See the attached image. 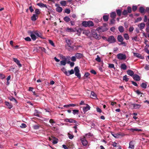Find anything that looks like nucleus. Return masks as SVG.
I'll return each mask as SVG.
<instances>
[{
	"label": "nucleus",
	"mask_w": 149,
	"mask_h": 149,
	"mask_svg": "<svg viewBox=\"0 0 149 149\" xmlns=\"http://www.w3.org/2000/svg\"><path fill=\"white\" fill-rule=\"evenodd\" d=\"M61 58V59H63V60H67V58H66L65 56H63V55H61L60 56Z\"/></svg>",
	"instance_id": "nucleus-58"
},
{
	"label": "nucleus",
	"mask_w": 149,
	"mask_h": 149,
	"mask_svg": "<svg viewBox=\"0 0 149 149\" xmlns=\"http://www.w3.org/2000/svg\"><path fill=\"white\" fill-rule=\"evenodd\" d=\"M92 35L94 38L96 39H100V36L97 34L95 31H93L92 32Z\"/></svg>",
	"instance_id": "nucleus-6"
},
{
	"label": "nucleus",
	"mask_w": 149,
	"mask_h": 149,
	"mask_svg": "<svg viewBox=\"0 0 149 149\" xmlns=\"http://www.w3.org/2000/svg\"><path fill=\"white\" fill-rule=\"evenodd\" d=\"M145 69L147 70H149V65L147 64H146L145 65Z\"/></svg>",
	"instance_id": "nucleus-64"
},
{
	"label": "nucleus",
	"mask_w": 149,
	"mask_h": 149,
	"mask_svg": "<svg viewBox=\"0 0 149 149\" xmlns=\"http://www.w3.org/2000/svg\"><path fill=\"white\" fill-rule=\"evenodd\" d=\"M49 43L53 47H55V45L52 41L51 40H49Z\"/></svg>",
	"instance_id": "nucleus-54"
},
{
	"label": "nucleus",
	"mask_w": 149,
	"mask_h": 149,
	"mask_svg": "<svg viewBox=\"0 0 149 149\" xmlns=\"http://www.w3.org/2000/svg\"><path fill=\"white\" fill-rule=\"evenodd\" d=\"M109 67L111 68H114V66L113 64H109Z\"/></svg>",
	"instance_id": "nucleus-61"
},
{
	"label": "nucleus",
	"mask_w": 149,
	"mask_h": 149,
	"mask_svg": "<svg viewBox=\"0 0 149 149\" xmlns=\"http://www.w3.org/2000/svg\"><path fill=\"white\" fill-rule=\"evenodd\" d=\"M82 30L81 28H79L77 29H76V31L77 32L76 34H77L78 36H79Z\"/></svg>",
	"instance_id": "nucleus-24"
},
{
	"label": "nucleus",
	"mask_w": 149,
	"mask_h": 149,
	"mask_svg": "<svg viewBox=\"0 0 149 149\" xmlns=\"http://www.w3.org/2000/svg\"><path fill=\"white\" fill-rule=\"evenodd\" d=\"M138 26L139 27L140 30H142L143 29L145 26V24L143 23H141L138 25Z\"/></svg>",
	"instance_id": "nucleus-22"
},
{
	"label": "nucleus",
	"mask_w": 149,
	"mask_h": 149,
	"mask_svg": "<svg viewBox=\"0 0 149 149\" xmlns=\"http://www.w3.org/2000/svg\"><path fill=\"white\" fill-rule=\"evenodd\" d=\"M116 12L117 14L119 16L121 15V11L120 10L118 9L116 10Z\"/></svg>",
	"instance_id": "nucleus-46"
},
{
	"label": "nucleus",
	"mask_w": 149,
	"mask_h": 149,
	"mask_svg": "<svg viewBox=\"0 0 149 149\" xmlns=\"http://www.w3.org/2000/svg\"><path fill=\"white\" fill-rule=\"evenodd\" d=\"M13 60L17 64L19 68H20L22 66V64L20 63L19 61L17 59L15 58H13Z\"/></svg>",
	"instance_id": "nucleus-11"
},
{
	"label": "nucleus",
	"mask_w": 149,
	"mask_h": 149,
	"mask_svg": "<svg viewBox=\"0 0 149 149\" xmlns=\"http://www.w3.org/2000/svg\"><path fill=\"white\" fill-rule=\"evenodd\" d=\"M134 143L132 141H131L129 143V148L131 149H134Z\"/></svg>",
	"instance_id": "nucleus-19"
},
{
	"label": "nucleus",
	"mask_w": 149,
	"mask_h": 149,
	"mask_svg": "<svg viewBox=\"0 0 149 149\" xmlns=\"http://www.w3.org/2000/svg\"><path fill=\"white\" fill-rule=\"evenodd\" d=\"M67 60H62L60 61V65H65L66 64Z\"/></svg>",
	"instance_id": "nucleus-36"
},
{
	"label": "nucleus",
	"mask_w": 149,
	"mask_h": 149,
	"mask_svg": "<svg viewBox=\"0 0 149 149\" xmlns=\"http://www.w3.org/2000/svg\"><path fill=\"white\" fill-rule=\"evenodd\" d=\"M127 74L131 76H133L134 75V72L131 70H128L127 71Z\"/></svg>",
	"instance_id": "nucleus-23"
},
{
	"label": "nucleus",
	"mask_w": 149,
	"mask_h": 149,
	"mask_svg": "<svg viewBox=\"0 0 149 149\" xmlns=\"http://www.w3.org/2000/svg\"><path fill=\"white\" fill-rule=\"evenodd\" d=\"M25 40L27 41H30L31 40L30 38L29 37H27L25 38Z\"/></svg>",
	"instance_id": "nucleus-60"
},
{
	"label": "nucleus",
	"mask_w": 149,
	"mask_h": 149,
	"mask_svg": "<svg viewBox=\"0 0 149 149\" xmlns=\"http://www.w3.org/2000/svg\"><path fill=\"white\" fill-rule=\"evenodd\" d=\"M142 20V18L141 17L138 18L135 20V23H136L138 22H140Z\"/></svg>",
	"instance_id": "nucleus-52"
},
{
	"label": "nucleus",
	"mask_w": 149,
	"mask_h": 149,
	"mask_svg": "<svg viewBox=\"0 0 149 149\" xmlns=\"http://www.w3.org/2000/svg\"><path fill=\"white\" fill-rule=\"evenodd\" d=\"M134 56L137 58H140L141 59H143L144 57L143 56H141V55L138 53L136 52L133 53Z\"/></svg>",
	"instance_id": "nucleus-9"
},
{
	"label": "nucleus",
	"mask_w": 149,
	"mask_h": 149,
	"mask_svg": "<svg viewBox=\"0 0 149 149\" xmlns=\"http://www.w3.org/2000/svg\"><path fill=\"white\" fill-rule=\"evenodd\" d=\"M116 16V14L115 12H112L111 13L110 17L114 19Z\"/></svg>",
	"instance_id": "nucleus-33"
},
{
	"label": "nucleus",
	"mask_w": 149,
	"mask_h": 149,
	"mask_svg": "<svg viewBox=\"0 0 149 149\" xmlns=\"http://www.w3.org/2000/svg\"><path fill=\"white\" fill-rule=\"evenodd\" d=\"M111 134L113 137L116 138L122 137L125 135L124 133L122 132H118L117 134H114L113 132H111Z\"/></svg>",
	"instance_id": "nucleus-2"
},
{
	"label": "nucleus",
	"mask_w": 149,
	"mask_h": 149,
	"mask_svg": "<svg viewBox=\"0 0 149 149\" xmlns=\"http://www.w3.org/2000/svg\"><path fill=\"white\" fill-rule=\"evenodd\" d=\"M45 8H46L45 10L48 12L49 14L50 12L52 11L51 7L49 6H47L46 5Z\"/></svg>",
	"instance_id": "nucleus-17"
},
{
	"label": "nucleus",
	"mask_w": 149,
	"mask_h": 149,
	"mask_svg": "<svg viewBox=\"0 0 149 149\" xmlns=\"http://www.w3.org/2000/svg\"><path fill=\"white\" fill-rule=\"evenodd\" d=\"M128 130L132 132H134V131L139 132V131H142L141 130L138 129L136 128H130V129H128Z\"/></svg>",
	"instance_id": "nucleus-18"
},
{
	"label": "nucleus",
	"mask_w": 149,
	"mask_h": 149,
	"mask_svg": "<svg viewBox=\"0 0 149 149\" xmlns=\"http://www.w3.org/2000/svg\"><path fill=\"white\" fill-rule=\"evenodd\" d=\"M140 12L142 13L144 12V8L142 7H140L139 8Z\"/></svg>",
	"instance_id": "nucleus-51"
},
{
	"label": "nucleus",
	"mask_w": 149,
	"mask_h": 149,
	"mask_svg": "<svg viewBox=\"0 0 149 149\" xmlns=\"http://www.w3.org/2000/svg\"><path fill=\"white\" fill-rule=\"evenodd\" d=\"M123 79V80H125L126 81H128L129 80V78L127 77V76L126 75H125L124 76Z\"/></svg>",
	"instance_id": "nucleus-45"
},
{
	"label": "nucleus",
	"mask_w": 149,
	"mask_h": 149,
	"mask_svg": "<svg viewBox=\"0 0 149 149\" xmlns=\"http://www.w3.org/2000/svg\"><path fill=\"white\" fill-rule=\"evenodd\" d=\"M91 96L93 98L95 99L97 98L96 95L93 92H91Z\"/></svg>",
	"instance_id": "nucleus-39"
},
{
	"label": "nucleus",
	"mask_w": 149,
	"mask_h": 149,
	"mask_svg": "<svg viewBox=\"0 0 149 149\" xmlns=\"http://www.w3.org/2000/svg\"><path fill=\"white\" fill-rule=\"evenodd\" d=\"M61 5L63 6H65L67 4V1H61L60 2Z\"/></svg>",
	"instance_id": "nucleus-29"
},
{
	"label": "nucleus",
	"mask_w": 149,
	"mask_h": 149,
	"mask_svg": "<svg viewBox=\"0 0 149 149\" xmlns=\"http://www.w3.org/2000/svg\"><path fill=\"white\" fill-rule=\"evenodd\" d=\"M127 12L129 13H130L132 12L131 8L130 6H128L127 8Z\"/></svg>",
	"instance_id": "nucleus-55"
},
{
	"label": "nucleus",
	"mask_w": 149,
	"mask_h": 149,
	"mask_svg": "<svg viewBox=\"0 0 149 149\" xmlns=\"http://www.w3.org/2000/svg\"><path fill=\"white\" fill-rule=\"evenodd\" d=\"M141 86L142 88H146L147 86V85L146 83H142L141 85Z\"/></svg>",
	"instance_id": "nucleus-47"
},
{
	"label": "nucleus",
	"mask_w": 149,
	"mask_h": 149,
	"mask_svg": "<svg viewBox=\"0 0 149 149\" xmlns=\"http://www.w3.org/2000/svg\"><path fill=\"white\" fill-rule=\"evenodd\" d=\"M5 78V75L2 74L0 73V78L1 79H3Z\"/></svg>",
	"instance_id": "nucleus-57"
},
{
	"label": "nucleus",
	"mask_w": 149,
	"mask_h": 149,
	"mask_svg": "<svg viewBox=\"0 0 149 149\" xmlns=\"http://www.w3.org/2000/svg\"><path fill=\"white\" fill-rule=\"evenodd\" d=\"M107 25L106 24H104L103 26L98 27L96 29V30L99 32H104L107 31L108 29L107 27Z\"/></svg>",
	"instance_id": "nucleus-1"
},
{
	"label": "nucleus",
	"mask_w": 149,
	"mask_h": 149,
	"mask_svg": "<svg viewBox=\"0 0 149 149\" xmlns=\"http://www.w3.org/2000/svg\"><path fill=\"white\" fill-rule=\"evenodd\" d=\"M9 99L11 101H14L16 103H17V102L15 99L14 97H10L9 98Z\"/></svg>",
	"instance_id": "nucleus-34"
},
{
	"label": "nucleus",
	"mask_w": 149,
	"mask_h": 149,
	"mask_svg": "<svg viewBox=\"0 0 149 149\" xmlns=\"http://www.w3.org/2000/svg\"><path fill=\"white\" fill-rule=\"evenodd\" d=\"M72 133L70 132L68 133V136L70 139H72L74 135L72 134Z\"/></svg>",
	"instance_id": "nucleus-31"
},
{
	"label": "nucleus",
	"mask_w": 149,
	"mask_h": 149,
	"mask_svg": "<svg viewBox=\"0 0 149 149\" xmlns=\"http://www.w3.org/2000/svg\"><path fill=\"white\" fill-rule=\"evenodd\" d=\"M118 58L120 60H125L126 59V56L125 54L119 53L117 55Z\"/></svg>",
	"instance_id": "nucleus-3"
},
{
	"label": "nucleus",
	"mask_w": 149,
	"mask_h": 149,
	"mask_svg": "<svg viewBox=\"0 0 149 149\" xmlns=\"http://www.w3.org/2000/svg\"><path fill=\"white\" fill-rule=\"evenodd\" d=\"M64 121L65 122H68L70 123H76V121L75 120L71 118H66L64 120Z\"/></svg>",
	"instance_id": "nucleus-14"
},
{
	"label": "nucleus",
	"mask_w": 149,
	"mask_h": 149,
	"mask_svg": "<svg viewBox=\"0 0 149 149\" xmlns=\"http://www.w3.org/2000/svg\"><path fill=\"white\" fill-rule=\"evenodd\" d=\"M65 31L67 32H75L76 31V29H74L72 28H70L69 27H67L66 30Z\"/></svg>",
	"instance_id": "nucleus-12"
},
{
	"label": "nucleus",
	"mask_w": 149,
	"mask_h": 149,
	"mask_svg": "<svg viewBox=\"0 0 149 149\" xmlns=\"http://www.w3.org/2000/svg\"><path fill=\"white\" fill-rule=\"evenodd\" d=\"M26 126L24 123H22L21 125L20 126V127L21 128H25L26 127Z\"/></svg>",
	"instance_id": "nucleus-56"
},
{
	"label": "nucleus",
	"mask_w": 149,
	"mask_h": 149,
	"mask_svg": "<svg viewBox=\"0 0 149 149\" xmlns=\"http://www.w3.org/2000/svg\"><path fill=\"white\" fill-rule=\"evenodd\" d=\"M66 42L68 45L69 47H71V46L72 45V41L69 39H67L66 40Z\"/></svg>",
	"instance_id": "nucleus-15"
},
{
	"label": "nucleus",
	"mask_w": 149,
	"mask_h": 149,
	"mask_svg": "<svg viewBox=\"0 0 149 149\" xmlns=\"http://www.w3.org/2000/svg\"><path fill=\"white\" fill-rule=\"evenodd\" d=\"M88 26H93L94 25L93 22L91 21H88Z\"/></svg>",
	"instance_id": "nucleus-38"
},
{
	"label": "nucleus",
	"mask_w": 149,
	"mask_h": 149,
	"mask_svg": "<svg viewBox=\"0 0 149 149\" xmlns=\"http://www.w3.org/2000/svg\"><path fill=\"white\" fill-rule=\"evenodd\" d=\"M117 39L119 42H122L123 41V38L121 35H119L118 36Z\"/></svg>",
	"instance_id": "nucleus-26"
},
{
	"label": "nucleus",
	"mask_w": 149,
	"mask_h": 149,
	"mask_svg": "<svg viewBox=\"0 0 149 149\" xmlns=\"http://www.w3.org/2000/svg\"><path fill=\"white\" fill-rule=\"evenodd\" d=\"M133 79L134 80L136 81H139L140 79L139 76L137 74H135L134 75Z\"/></svg>",
	"instance_id": "nucleus-21"
},
{
	"label": "nucleus",
	"mask_w": 149,
	"mask_h": 149,
	"mask_svg": "<svg viewBox=\"0 0 149 149\" xmlns=\"http://www.w3.org/2000/svg\"><path fill=\"white\" fill-rule=\"evenodd\" d=\"M120 68L121 69L125 70L127 68V66L125 63H123L121 65Z\"/></svg>",
	"instance_id": "nucleus-32"
},
{
	"label": "nucleus",
	"mask_w": 149,
	"mask_h": 149,
	"mask_svg": "<svg viewBox=\"0 0 149 149\" xmlns=\"http://www.w3.org/2000/svg\"><path fill=\"white\" fill-rule=\"evenodd\" d=\"M107 40L110 43H114L116 41V40L114 36H109Z\"/></svg>",
	"instance_id": "nucleus-5"
},
{
	"label": "nucleus",
	"mask_w": 149,
	"mask_h": 149,
	"mask_svg": "<svg viewBox=\"0 0 149 149\" xmlns=\"http://www.w3.org/2000/svg\"><path fill=\"white\" fill-rule=\"evenodd\" d=\"M40 125H34L33 126V128L35 130H37L40 127Z\"/></svg>",
	"instance_id": "nucleus-42"
},
{
	"label": "nucleus",
	"mask_w": 149,
	"mask_h": 149,
	"mask_svg": "<svg viewBox=\"0 0 149 149\" xmlns=\"http://www.w3.org/2000/svg\"><path fill=\"white\" fill-rule=\"evenodd\" d=\"M93 136V134L91 133H88L86 134L84 136H85V137H89L90 136Z\"/></svg>",
	"instance_id": "nucleus-44"
},
{
	"label": "nucleus",
	"mask_w": 149,
	"mask_h": 149,
	"mask_svg": "<svg viewBox=\"0 0 149 149\" xmlns=\"http://www.w3.org/2000/svg\"><path fill=\"white\" fill-rule=\"evenodd\" d=\"M61 70L66 75L67 74V72L66 70V69L64 67L62 68L61 69Z\"/></svg>",
	"instance_id": "nucleus-49"
},
{
	"label": "nucleus",
	"mask_w": 149,
	"mask_h": 149,
	"mask_svg": "<svg viewBox=\"0 0 149 149\" xmlns=\"http://www.w3.org/2000/svg\"><path fill=\"white\" fill-rule=\"evenodd\" d=\"M64 20L66 22H68L70 20V19L68 17L66 16L64 17Z\"/></svg>",
	"instance_id": "nucleus-40"
},
{
	"label": "nucleus",
	"mask_w": 149,
	"mask_h": 149,
	"mask_svg": "<svg viewBox=\"0 0 149 149\" xmlns=\"http://www.w3.org/2000/svg\"><path fill=\"white\" fill-rule=\"evenodd\" d=\"M95 60L99 62H100L101 61V58L98 55L97 56V58H96Z\"/></svg>",
	"instance_id": "nucleus-50"
},
{
	"label": "nucleus",
	"mask_w": 149,
	"mask_h": 149,
	"mask_svg": "<svg viewBox=\"0 0 149 149\" xmlns=\"http://www.w3.org/2000/svg\"><path fill=\"white\" fill-rule=\"evenodd\" d=\"M104 20L105 22L108 21V15H104L103 17Z\"/></svg>",
	"instance_id": "nucleus-35"
},
{
	"label": "nucleus",
	"mask_w": 149,
	"mask_h": 149,
	"mask_svg": "<svg viewBox=\"0 0 149 149\" xmlns=\"http://www.w3.org/2000/svg\"><path fill=\"white\" fill-rule=\"evenodd\" d=\"M74 71L75 72V75L78 78H80L81 74L79 73V70L78 67H76L74 68Z\"/></svg>",
	"instance_id": "nucleus-4"
},
{
	"label": "nucleus",
	"mask_w": 149,
	"mask_h": 149,
	"mask_svg": "<svg viewBox=\"0 0 149 149\" xmlns=\"http://www.w3.org/2000/svg\"><path fill=\"white\" fill-rule=\"evenodd\" d=\"M30 36L33 40H36V37L35 34L32 33H31Z\"/></svg>",
	"instance_id": "nucleus-30"
},
{
	"label": "nucleus",
	"mask_w": 149,
	"mask_h": 149,
	"mask_svg": "<svg viewBox=\"0 0 149 149\" xmlns=\"http://www.w3.org/2000/svg\"><path fill=\"white\" fill-rule=\"evenodd\" d=\"M79 111L78 110L74 109L72 110V113L74 115L76 114H78L79 113Z\"/></svg>",
	"instance_id": "nucleus-41"
},
{
	"label": "nucleus",
	"mask_w": 149,
	"mask_h": 149,
	"mask_svg": "<svg viewBox=\"0 0 149 149\" xmlns=\"http://www.w3.org/2000/svg\"><path fill=\"white\" fill-rule=\"evenodd\" d=\"M124 38L126 40H128L129 39V37L127 33H125L124 35Z\"/></svg>",
	"instance_id": "nucleus-48"
},
{
	"label": "nucleus",
	"mask_w": 149,
	"mask_h": 149,
	"mask_svg": "<svg viewBox=\"0 0 149 149\" xmlns=\"http://www.w3.org/2000/svg\"><path fill=\"white\" fill-rule=\"evenodd\" d=\"M55 6L56 7V10L58 13H61L62 11V8L59 6V5L58 4H56L55 5Z\"/></svg>",
	"instance_id": "nucleus-8"
},
{
	"label": "nucleus",
	"mask_w": 149,
	"mask_h": 149,
	"mask_svg": "<svg viewBox=\"0 0 149 149\" xmlns=\"http://www.w3.org/2000/svg\"><path fill=\"white\" fill-rule=\"evenodd\" d=\"M88 21H84L82 23V25L85 27L88 26Z\"/></svg>",
	"instance_id": "nucleus-37"
},
{
	"label": "nucleus",
	"mask_w": 149,
	"mask_h": 149,
	"mask_svg": "<svg viewBox=\"0 0 149 149\" xmlns=\"http://www.w3.org/2000/svg\"><path fill=\"white\" fill-rule=\"evenodd\" d=\"M118 29L119 31L120 32H123L124 31V28L122 26H120L118 27Z\"/></svg>",
	"instance_id": "nucleus-43"
},
{
	"label": "nucleus",
	"mask_w": 149,
	"mask_h": 149,
	"mask_svg": "<svg viewBox=\"0 0 149 149\" xmlns=\"http://www.w3.org/2000/svg\"><path fill=\"white\" fill-rule=\"evenodd\" d=\"M74 71L73 69H72L70 71H68V72L67 73L66 75L67 76H69L71 74H74Z\"/></svg>",
	"instance_id": "nucleus-27"
},
{
	"label": "nucleus",
	"mask_w": 149,
	"mask_h": 149,
	"mask_svg": "<svg viewBox=\"0 0 149 149\" xmlns=\"http://www.w3.org/2000/svg\"><path fill=\"white\" fill-rule=\"evenodd\" d=\"M76 58L75 56H72L71 58V60L72 61H76Z\"/></svg>",
	"instance_id": "nucleus-59"
},
{
	"label": "nucleus",
	"mask_w": 149,
	"mask_h": 149,
	"mask_svg": "<svg viewBox=\"0 0 149 149\" xmlns=\"http://www.w3.org/2000/svg\"><path fill=\"white\" fill-rule=\"evenodd\" d=\"M127 11L126 10H124L123 12V14L125 15H127Z\"/></svg>",
	"instance_id": "nucleus-63"
},
{
	"label": "nucleus",
	"mask_w": 149,
	"mask_h": 149,
	"mask_svg": "<svg viewBox=\"0 0 149 149\" xmlns=\"http://www.w3.org/2000/svg\"><path fill=\"white\" fill-rule=\"evenodd\" d=\"M38 15L36 14H33L32 16L31 17V20L33 21H36L38 18Z\"/></svg>",
	"instance_id": "nucleus-16"
},
{
	"label": "nucleus",
	"mask_w": 149,
	"mask_h": 149,
	"mask_svg": "<svg viewBox=\"0 0 149 149\" xmlns=\"http://www.w3.org/2000/svg\"><path fill=\"white\" fill-rule=\"evenodd\" d=\"M82 56V54L81 53H77L75 54V56L77 58H81Z\"/></svg>",
	"instance_id": "nucleus-25"
},
{
	"label": "nucleus",
	"mask_w": 149,
	"mask_h": 149,
	"mask_svg": "<svg viewBox=\"0 0 149 149\" xmlns=\"http://www.w3.org/2000/svg\"><path fill=\"white\" fill-rule=\"evenodd\" d=\"M81 140L82 145L84 146H86L87 145L88 142L86 140L85 136H84L83 138H81Z\"/></svg>",
	"instance_id": "nucleus-7"
},
{
	"label": "nucleus",
	"mask_w": 149,
	"mask_h": 149,
	"mask_svg": "<svg viewBox=\"0 0 149 149\" xmlns=\"http://www.w3.org/2000/svg\"><path fill=\"white\" fill-rule=\"evenodd\" d=\"M132 105L133 106V108L135 109H140L141 107V105L136 104H133Z\"/></svg>",
	"instance_id": "nucleus-13"
},
{
	"label": "nucleus",
	"mask_w": 149,
	"mask_h": 149,
	"mask_svg": "<svg viewBox=\"0 0 149 149\" xmlns=\"http://www.w3.org/2000/svg\"><path fill=\"white\" fill-rule=\"evenodd\" d=\"M37 5L41 8H44L45 7H46V4H44L43 3H38L37 4Z\"/></svg>",
	"instance_id": "nucleus-28"
},
{
	"label": "nucleus",
	"mask_w": 149,
	"mask_h": 149,
	"mask_svg": "<svg viewBox=\"0 0 149 149\" xmlns=\"http://www.w3.org/2000/svg\"><path fill=\"white\" fill-rule=\"evenodd\" d=\"M5 104L7 107L9 109H10L13 107V106L9 102H5Z\"/></svg>",
	"instance_id": "nucleus-20"
},
{
	"label": "nucleus",
	"mask_w": 149,
	"mask_h": 149,
	"mask_svg": "<svg viewBox=\"0 0 149 149\" xmlns=\"http://www.w3.org/2000/svg\"><path fill=\"white\" fill-rule=\"evenodd\" d=\"M137 7L136 6H132V9L133 11H135L137 9Z\"/></svg>",
	"instance_id": "nucleus-62"
},
{
	"label": "nucleus",
	"mask_w": 149,
	"mask_h": 149,
	"mask_svg": "<svg viewBox=\"0 0 149 149\" xmlns=\"http://www.w3.org/2000/svg\"><path fill=\"white\" fill-rule=\"evenodd\" d=\"M35 13L37 15H38L40 13V11L38 9H36L35 10Z\"/></svg>",
	"instance_id": "nucleus-53"
},
{
	"label": "nucleus",
	"mask_w": 149,
	"mask_h": 149,
	"mask_svg": "<svg viewBox=\"0 0 149 149\" xmlns=\"http://www.w3.org/2000/svg\"><path fill=\"white\" fill-rule=\"evenodd\" d=\"M86 107H83V110L84 113H85L86 112L89 110L90 109V107L88 104H86Z\"/></svg>",
	"instance_id": "nucleus-10"
}]
</instances>
